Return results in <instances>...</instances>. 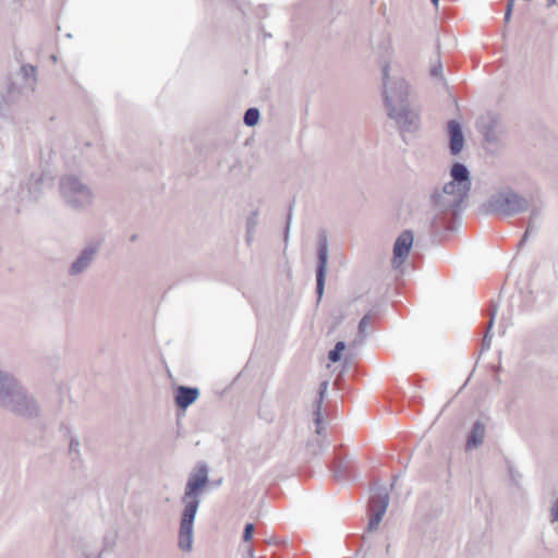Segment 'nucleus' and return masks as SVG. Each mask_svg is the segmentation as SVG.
I'll list each match as a JSON object with an SVG mask.
<instances>
[{
	"label": "nucleus",
	"mask_w": 558,
	"mask_h": 558,
	"mask_svg": "<svg viewBox=\"0 0 558 558\" xmlns=\"http://www.w3.org/2000/svg\"><path fill=\"white\" fill-rule=\"evenodd\" d=\"M208 468L199 464L189 476L181 498L183 510L180 519L178 546L183 551H191L193 547L194 521L201 505L199 495L208 484Z\"/></svg>",
	"instance_id": "nucleus-1"
},
{
	"label": "nucleus",
	"mask_w": 558,
	"mask_h": 558,
	"mask_svg": "<svg viewBox=\"0 0 558 558\" xmlns=\"http://www.w3.org/2000/svg\"><path fill=\"white\" fill-rule=\"evenodd\" d=\"M384 102L388 117L395 121L401 133H415L421 126L417 109L408 99V84L404 80L383 86Z\"/></svg>",
	"instance_id": "nucleus-2"
},
{
	"label": "nucleus",
	"mask_w": 558,
	"mask_h": 558,
	"mask_svg": "<svg viewBox=\"0 0 558 558\" xmlns=\"http://www.w3.org/2000/svg\"><path fill=\"white\" fill-rule=\"evenodd\" d=\"M451 180L436 189L432 196V204L439 213L458 208L466 198L471 189V179L468 168L456 162L450 170Z\"/></svg>",
	"instance_id": "nucleus-3"
},
{
	"label": "nucleus",
	"mask_w": 558,
	"mask_h": 558,
	"mask_svg": "<svg viewBox=\"0 0 558 558\" xmlns=\"http://www.w3.org/2000/svg\"><path fill=\"white\" fill-rule=\"evenodd\" d=\"M451 180L436 189L432 196V204L439 213L458 208L466 198L471 189V179L468 168L456 162L450 170Z\"/></svg>",
	"instance_id": "nucleus-4"
},
{
	"label": "nucleus",
	"mask_w": 558,
	"mask_h": 558,
	"mask_svg": "<svg viewBox=\"0 0 558 558\" xmlns=\"http://www.w3.org/2000/svg\"><path fill=\"white\" fill-rule=\"evenodd\" d=\"M59 192L62 201L71 210L84 213L95 203V192L81 175L66 173L60 178Z\"/></svg>",
	"instance_id": "nucleus-5"
},
{
	"label": "nucleus",
	"mask_w": 558,
	"mask_h": 558,
	"mask_svg": "<svg viewBox=\"0 0 558 558\" xmlns=\"http://www.w3.org/2000/svg\"><path fill=\"white\" fill-rule=\"evenodd\" d=\"M372 50L378 59L383 73V86L403 80L397 74L398 65L392 62L395 53L392 37L388 32H380L371 39Z\"/></svg>",
	"instance_id": "nucleus-6"
},
{
	"label": "nucleus",
	"mask_w": 558,
	"mask_h": 558,
	"mask_svg": "<svg viewBox=\"0 0 558 558\" xmlns=\"http://www.w3.org/2000/svg\"><path fill=\"white\" fill-rule=\"evenodd\" d=\"M529 208L530 201L511 189L499 191L488 201V209L505 217L520 215Z\"/></svg>",
	"instance_id": "nucleus-7"
},
{
	"label": "nucleus",
	"mask_w": 558,
	"mask_h": 558,
	"mask_svg": "<svg viewBox=\"0 0 558 558\" xmlns=\"http://www.w3.org/2000/svg\"><path fill=\"white\" fill-rule=\"evenodd\" d=\"M0 407L13 414L26 418L39 415V405L36 399L20 384L0 404Z\"/></svg>",
	"instance_id": "nucleus-8"
},
{
	"label": "nucleus",
	"mask_w": 558,
	"mask_h": 558,
	"mask_svg": "<svg viewBox=\"0 0 558 558\" xmlns=\"http://www.w3.org/2000/svg\"><path fill=\"white\" fill-rule=\"evenodd\" d=\"M371 506L373 509V514L369 519L367 527L369 532L378 529L389 506V493L384 485H378L373 488Z\"/></svg>",
	"instance_id": "nucleus-9"
},
{
	"label": "nucleus",
	"mask_w": 558,
	"mask_h": 558,
	"mask_svg": "<svg viewBox=\"0 0 558 558\" xmlns=\"http://www.w3.org/2000/svg\"><path fill=\"white\" fill-rule=\"evenodd\" d=\"M328 257H329V248H328V239L326 234L319 235L318 241V250H317V269H316V293L318 300L322 299L325 290V278L328 267Z\"/></svg>",
	"instance_id": "nucleus-10"
},
{
	"label": "nucleus",
	"mask_w": 558,
	"mask_h": 558,
	"mask_svg": "<svg viewBox=\"0 0 558 558\" xmlns=\"http://www.w3.org/2000/svg\"><path fill=\"white\" fill-rule=\"evenodd\" d=\"M99 247L96 243H90L85 246L77 257L71 263L68 274L71 277H77L86 272L93 265L98 254Z\"/></svg>",
	"instance_id": "nucleus-11"
},
{
	"label": "nucleus",
	"mask_w": 558,
	"mask_h": 558,
	"mask_svg": "<svg viewBox=\"0 0 558 558\" xmlns=\"http://www.w3.org/2000/svg\"><path fill=\"white\" fill-rule=\"evenodd\" d=\"M414 236L412 231H403L396 240L393 245L392 268L399 269L405 262L413 245Z\"/></svg>",
	"instance_id": "nucleus-12"
},
{
	"label": "nucleus",
	"mask_w": 558,
	"mask_h": 558,
	"mask_svg": "<svg viewBox=\"0 0 558 558\" xmlns=\"http://www.w3.org/2000/svg\"><path fill=\"white\" fill-rule=\"evenodd\" d=\"M44 180L39 175H31L26 185L21 189V201H37L43 193Z\"/></svg>",
	"instance_id": "nucleus-13"
},
{
	"label": "nucleus",
	"mask_w": 558,
	"mask_h": 558,
	"mask_svg": "<svg viewBox=\"0 0 558 558\" xmlns=\"http://www.w3.org/2000/svg\"><path fill=\"white\" fill-rule=\"evenodd\" d=\"M448 132L450 137V153L458 155L463 149L464 136L462 133L461 124L457 120H451L448 123Z\"/></svg>",
	"instance_id": "nucleus-14"
},
{
	"label": "nucleus",
	"mask_w": 558,
	"mask_h": 558,
	"mask_svg": "<svg viewBox=\"0 0 558 558\" xmlns=\"http://www.w3.org/2000/svg\"><path fill=\"white\" fill-rule=\"evenodd\" d=\"M199 396L197 388L179 386L175 395V403L181 409L189 408Z\"/></svg>",
	"instance_id": "nucleus-15"
},
{
	"label": "nucleus",
	"mask_w": 558,
	"mask_h": 558,
	"mask_svg": "<svg viewBox=\"0 0 558 558\" xmlns=\"http://www.w3.org/2000/svg\"><path fill=\"white\" fill-rule=\"evenodd\" d=\"M486 426L483 422L476 421L466 439V449L472 450L480 447L485 438Z\"/></svg>",
	"instance_id": "nucleus-16"
},
{
	"label": "nucleus",
	"mask_w": 558,
	"mask_h": 558,
	"mask_svg": "<svg viewBox=\"0 0 558 558\" xmlns=\"http://www.w3.org/2000/svg\"><path fill=\"white\" fill-rule=\"evenodd\" d=\"M496 121L495 119H489V121H482L480 123V131L483 134L485 141L490 144H497L499 141L498 132L495 128Z\"/></svg>",
	"instance_id": "nucleus-17"
},
{
	"label": "nucleus",
	"mask_w": 558,
	"mask_h": 558,
	"mask_svg": "<svg viewBox=\"0 0 558 558\" xmlns=\"http://www.w3.org/2000/svg\"><path fill=\"white\" fill-rule=\"evenodd\" d=\"M328 381L325 380V381H322L320 385H319V390H318V398L317 400L315 401V423L316 425L318 426L320 424V421H322V403H323V400L325 398V395L328 390Z\"/></svg>",
	"instance_id": "nucleus-18"
},
{
	"label": "nucleus",
	"mask_w": 558,
	"mask_h": 558,
	"mask_svg": "<svg viewBox=\"0 0 558 558\" xmlns=\"http://www.w3.org/2000/svg\"><path fill=\"white\" fill-rule=\"evenodd\" d=\"M69 454L73 462H81L82 461V454H81V444L77 437L71 436L70 442H69Z\"/></svg>",
	"instance_id": "nucleus-19"
},
{
	"label": "nucleus",
	"mask_w": 558,
	"mask_h": 558,
	"mask_svg": "<svg viewBox=\"0 0 558 558\" xmlns=\"http://www.w3.org/2000/svg\"><path fill=\"white\" fill-rule=\"evenodd\" d=\"M369 320H371L369 314L364 315L362 317V319L360 320V323L357 325V335H356V339L354 340V344L362 343L365 340V338L367 337L366 327H367Z\"/></svg>",
	"instance_id": "nucleus-20"
},
{
	"label": "nucleus",
	"mask_w": 558,
	"mask_h": 558,
	"mask_svg": "<svg viewBox=\"0 0 558 558\" xmlns=\"http://www.w3.org/2000/svg\"><path fill=\"white\" fill-rule=\"evenodd\" d=\"M21 73L25 78L27 87L33 88L36 82V69L33 65L26 64L21 68Z\"/></svg>",
	"instance_id": "nucleus-21"
},
{
	"label": "nucleus",
	"mask_w": 558,
	"mask_h": 558,
	"mask_svg": "<svg viewBox=\"0 0 558 558\" xmlns=\"http://www.w3.org/2000/svg\"><path fill=\"white\" fill-rule=\"evenodd\" d=\"M260 113L257 108H248L243 117V121L247 126H254L259 120Z\"/></svg>",
	"instance_id": "nucleus-22"
},
{
	"label": "nucleus",
	"mask_w": 558,
	"mask_h": 558,
	"mask_svg": "<svg viewBox=\"0 0 558 558\" xmlns=\"http://www.w3.org/2000/svg\"><path fill=\"white\" fill-rule=\"evenodd\" d=\"M345 349V343L343 341H339L336 343L335 348L329 351L328 359L336 363L340 360L341 352Z\"/></svg>",
	"instance_id": "nucleus-23"
},
{
	"label": "nucleus",
	"mask_w": 558,
	"mask_h": 558,
	"mask_svg": "<svg viewBox=\"0 0 558 558\" xmlns=\"http://www.w3.org/2000/svg\"><path fill=\"white\" fill-rule=\"evenodd\" d=\"M258 226V211L254 210L250 214L246 219V230L251 232H256Z\"/></svg>",
	"instance_id": "nucleus-24"
},
{
	"label": "nucleus",
	"mask_w": 558,
	"mask_h": 558,
	"mask_svg": "<svg viewBox=\"0 0 558 558\" xmlns=\"http://www.w3.org/2000/svg\"><path fill=\"white\" fill-rule=\"evenodd\" d=\"M429 74L434 78H438V80L442 78V64H441L439 58H437L435 60V62L432 63L430 69H429Z\"/></svg>",
	"instance_id": "nucleus-25"
},
{
	"label": "nucleus",
	"mask_w": 558,
	"mask_h": 558,
	"mask_svg": "<svg viewBox=\"0 0 558 558\" xmlns=\"http://www.w3.org/2000/svg\"><path fill=\"white\" fill-rule=\"evenodd\" d=\"M549 521L550 523H558V496L550 502Z\"/></svg>",
	"instance_id": "nucleus-26"
},
{
	"label": "nucleus",
	"mask_w": 558,
	"mask_h": 558,
	"mask_svg": "<svg viewBox=\"0 0 558 558\" xmlns=\"http://www.w3.org/2000/svg\"><path fill=\"white\" fill-rule=\"evenodd\" d=\"M494 316H495V314H493L492 317H490L488 329H487L486 335H485L484 340H483V348L484 349H489V347H490L489 330H490V328H492V326L494 324Z\"/></svg>",
	"instance_id": "nucleus-27"
},
{
	"label": "nucleus",
	"mask_w": 558,
	"mask_h": 558,
	"mask_svg": "<svg viewBox=\"0 0 558 558\" xmlns=\"http://www.w3.org/2000/svg\"><path fill=\"white\" fill-rule=\"evenodd\" d=\"M253 533H254V525L252 523H247L244 527L243 541L248 542L252 538Z\"/></svg>",
	"instance_id": "nucleus-28"
},
{
	"label": "nucleus",
	"mask_w": 558,
	"mask_h": 558,
	"mask_svg": "<svg viewBox=\"0 0 558 558\" xmlns=\"http://www.w3.org/2000/svg\"><path fill=\"white\" fill-rule=\"evenodd\" d=\"M532 232H536V227L534 226V221L530 220L529 226H527V228L525 230V233H524L522 240L519 243V246L523 245V243L526 241L529 234L532 233Z\"/></svg>",
	"instance_id": "nucleus-29"
},
{
	"label": "nucleus",
	"mask_w": 558,
	"mask_h": 558,
	"mask_svg": "<svg viewBox=\"0 0 558 558\" xmlns=\"http://www.w3.org/2000/svg\"><path fill=\"white\" fill-rule=\"evenodd\" d=\"M514 0H507V7L505 12V22H509L513 11Z\"/></svg>",
	"instance_id": "nucleus-30"
},
{
	"label": "nucleus",
	"mask_w": 558,
	"mask_h": 558,
	"mask_svg": "<svg viewBox=\"0 0 558 558\" xmlns=\"http://www.w3.org/2000/svg\"><path fill=\"white\" fill-rule=\"evenodd\" d=\"M527 210H530V220L531 221H535L541 216V213H542L539 207L531 206V205Z\"/></svg>",
	"instance_id": "nucleus-31"
},
{
	"label": "nucleus",
	"mask_w": 558,
	"mask_h": 558,
	"mask_svg": "<svg viewBox=\"0 0 558 558\" xmlns=\"http://www.w3.org/2000/svg\"><path fill=\"white\" fill-rule=\"evenodd\" d=\"M291 218H292V214L290 211L289 215H288V219H287V227H286V234H284V241L286 242L289 239V230H290V225H291Z\"/></svg>",
	"instance_id": "nucleus-32"
},
{
	"label": "nucleus",
	"mask_w": 558,
	"mask_h": 558,
	"mask_svg": "<svg viewBox=\"0 0 558 558\" xmlns=\"http://www.w3.org/2000/svg\"><path fill=\"white\" fill-rule=\"evenodd\" d=\"M254 235H255V232H251V231L246 230L245 242H246L247 245H251L253 243Z\"/></svg>",
	"instance_id": "nucleus-33"
},
{
	"label": "nucleus",
	"mask_w": 558,
	"mask_h": 558,
	"mask_svg": "<svg viewBox=\"0 0 558 558\" xmlns=\"http://www.w3.org/2000/svg\"><path fill=\"white\" fill-rule=\"evenodd\" d=\"M547 2H548V3H547V5H548V7H551L553 4H555V3H556V0H547Z\"/></svg>",
	"instance_id": "nucleus-34"
},
{
	"label": "nucleus",
	"mask_w": 558,
	"mask_h": 558,
	"mask_svg": "<svg viewBox=\"0 0 558 558\" xmlns=\"http://www.w3.org/2000/svg\"><path fill=\"white\" fill-rule=\"evenodd\" d=\"M430 1H432V3H433L436 8L438 7V4H439V0H430Z\"/></svg>",
	"instance_id": "nucleus-35"
},
{
	"label": "nucleus",
	"mask_w": 558,
	"mask_h": 558,
	"mask_svg": "<svg viewBox=\"0 0 558 558\" xmlns=\"http://www.w3.org/2000/svg\"><path fill=\"white\" fill-rule=\"evenodd\" d=\"M51 59H52L53 62L57 61V57L56 56H51Z\"/></svg>",
	"instance_id": "nucleus-36"
}]
</instances>
